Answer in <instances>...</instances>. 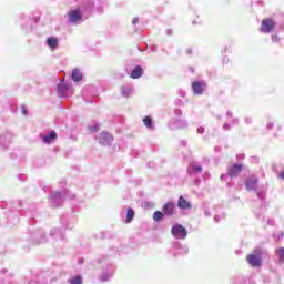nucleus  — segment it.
Here are the masks:
<instances>
[{
  "label": "nucleus",
  "instance_id": "1",
  "mask_svg": "<svg viewBox=\"0 0 284 284\" xmlns=\"http://www.w3.org/2000/svg\"><path fill=\"white\" fill-rule=\"evenodd\" d=\"M261 254H263L261 248H255L254 252L246 257L247 263L251 264L252 267H261Z\"/></svg>",
  "mask_w": 284,
  "mask_h": 284
},
{
  "label": "nucleus",
  "instance_id": "2",
  "mask_svg": "<svg viewBox=\"0 0 284 284\" xmlns=\"http://www.w3.org/2000/svg\"><path fill=\"white\" fill-rule=\"evenodd\" d=\"M171 234L174 236V239H187V230L181 224L173 225L171 229Z\"/></svg>",
  "mask_w": 284,
  "mask_h": 284
},
{
  "label": "nucleus",
  "instance_id": "3",
  "mask_svg": "<svg viewBox=\"0 0 284 284\" xmlns=\"http://www.w3.org/2000/svg\"><path fill=\"white\" fill-rule=\"evenodd\" d=\"M169 128L171 130H185L187 128V120L181 118L173 119L169 123Z\"/></svg>",
  "mask_w": 284,
  "mask_h": 284
},
{
  "label": "nucleus",
  "instance_id": "4",
  "mask_svg": "<svg viewBox=\"0 0 284 284\" xmlns=\"http://www.w3.org/2000/svg\"><path fill=\"white\" fill-rule=\"evenodd\" d=\"M243 172V164H232L227 168V174L231 179H236Z\"/></svg>",
  "mask_w": 284,
  "mask_h": 284
},
{
  "label": "nucleus",
  "instance_id": "5",
  "mask_svg": "<svg viewBox=\"0 0 284 284\" xmlns=\"http://www.w3.org/2000/svg\"><path fill=\"white\" fill-rule=\"evenodd\" d=\"M276 28V22L274 20H263L261 30L262 32H265L266 34H270Z\"/></svg>",
  "mask_w": 284,
  "mask_h": 284
},
{
  "label": "nucleus",
  "instance_id": "6",
  "mask_svg": "<svg viewBox=\"0 0 284 284\" xmlns=\"http://www.w3.org/2000/svg\"><path fill=\"white\" fill-rule=\"evenodd\" d=\"M206 87L207 85L205 84V82L195 81L192 83L193 93L196 95H201V94H203V92H205Z\"/></svg>",
  "mask_w": 284,
  "mask_h": 284
},
{
  "label": "nucleus",
  "instance_id": "7",
  "mask_svg": "<svg viewBox=\"0 0 284 284\" xmlns=\"http://www.w3.org/2000/svg\"><path fill=\"white\" fill-rule=\"evenodd\" d=\"M256 185H258V178H256V175H252L245 181V187L248 192L256 190Z\"/></svg>",
  "mask_w": 284,
  "mask_h": 284
},
{
  "label": "nucleus",
  "instance_id": "8",
  "mask_svg": "<svg viewBox=\"0 0 284 284\" xmlns=\"http://www.w3.org/2000/svg\"><path fill=\"white\" fill-rule=\"evenodd\" d=\"M176 210V203L174 202H166L164 205H163V214L165 216H172L174 215V212Z\"/></svg>",
  "mask_w": 284,
  "mask_h": 284
},
{
  "label": "nucleus",
  "instance_id": "9",
  "mask_svg": "<svg viewBox=\"0 0 284 284\" xmlns=\"http://www.w3.org/2000/svg\"><path fill=\"white\" fill-rule=\"evenodd\" d=\"M201 172H203V166L199 162H192L187 168V173L191 175L201 174Z\"/></svg>",
  "mask_w": 284,
  "mask_h": 284
},
{
  "label": "nucleus",
  "instance_id": "10",
  "mask_svg": "<svg viewBox=\"0 0 284 284\" xmlns=\"http://www.w3.org/2000/svg\"><path fill=\"white\" fill-rule=\"evenodd\" d=\"M70 23H79L81 21V11L79 9L69 12Z\"/></svg>",
  "mask_w": 284,
  "mask_h": 284
},
{
  "label": "nucleus",
  "instance_id": "11",
  "mask_svg": "<svg viewBox=\"0 0 284 284\" xmlns=\"http://www.w3.org/2000/svg\"><path fill=\"white\" fill-rule=\"evenodd\" d=\"M143 125L146 128V130H149V132H153V130H156V124L150 115L144 116Z\"/></svg>",
  "mask_w": 284,
  "mask_h": 284
},
{
  "label": "nucleus",
  "instance_id": "12",
  "mask_svg": "<svg viewBox=\"0 0 284 284\" xmlns=\"http://www.w3.org/2000/svg\"><path fill=\"white\" fill-rule=\"evenodd\" d=\"M178 207L180 210H192V203L185 200V197L180 196L178 200Z\"/></svg>",
  "mask_w": 284,
  "mask_h": 284
},
{
  "label": "nucleus",
  "instance_id": "13",
  "mask_svg": "<svg viewBox=\"0 0 284 284\" xmlns=\"http://www.w3.org/2000/svg\"><path fill=\"white\" fill-rule=\"evenodd\" d=\"M99 143H101V145H110V143H112V135L102 132L99 136Z\"/></svg>",
  "mask_w": 284,
  "mask_h": 284
},
{
  "label": "nucleus",
  "instance_id": "14",
  "mask_svg": "<svg viewBox=\"0 0 284 284\" xmlns=\"http://www.w3.org/2000/svg\"><path fill=\"white\" fill-rule=\"evenodd\" d=\"M51 202L53 207H58V205H61L63 203V197L61 196V193H55L51 196Z\"/></svg>",
  "mask_w": 284,
  "mask_h": 284
},
{
  "label": "nucleus",
  "instance_id": "15",
  "mask_svg": "<svg viewBox=\"0 0 284 284\" xmlns=\"http://www.w3.org/2000/svg\"><path fill=\"white\" fill-rule=\"evenodd\" d=\"M143 74V69L141 65H136L132 71H131V79H140V77Z\"/></svg>",
  "mask_w": 284,
  "mask_h": 284
},
{
  "label": "nucleus",
  "instance_id": "16",
  "mask_svg": "<svg viewBox=\"0 0 284 284\" xmlns=\"http://www.w3.org/2000/svg\"><path fill=\"white\" fill-rule=\"evenodd\" d=\"M67 90H70V85H68L65 83H60L58 85V94H59V97H65Z\"/></svg>",
  "mask_w": 284,
  "mask_h": 284
},
{
  "label": "nucleus",
  "instance_id": "17",
  "mask_svg": "<svg viewBox=\"0 0 284 284\" xmlns=\"http://www.w3.org/2000/svg\"><path fill=\"white\" fill-rule=\"evenodd\" d=\"M71 77L77 83H79V81H82L83 79V74L79 69H74L71 73Z\"/></svg>",
  "mask_w": 284,
  "mask_h": 284
},
{
  "label": "nucleus",
  "instance_id": "18",
  "mask_svg": "<svg viewBox=\"0 0 284 284\" xmlns=\"http://www.w3.org/2000/svg\"><path fill=\"white\" fill-rule=\"evenodd\" d=\"M174 250H176L179 254H187V252H190V248H187V246H183L180 243L174 244Z\"/></svg>",
  "mask_w": 284,
  "mask_h": 284
},
{
  "label": "nucleus",
  "instance_id": "19",
  "mask_svg": "<svg viewBox=\"0 0 284 284\" xmlns=\"http://www.w3.org/2000/svg\"><path fill=\"white\" fill-rule=\"evenodd\" d=\"M54 139H57V132L51 131L49 134H47L43 138L44 143H52V141H54Z\"/></svg>",
  "mask_w": 284,
  "mask_h": 284
},
{
  "label": "nucleus",
  "instance_id": "20",
  "mask_svg": "<svg viewBox=\"0 0 284 284\" xmlns=\"http://www.w3.org/2000/svg\"><path fill=\"white\" fill-rule=\"evenodd\" d=\"M47 43L52 50H54L59 45V41L57 40V38H49L47 40Z\"/></svg>",
  "mask_w": 284,
  "mask_h": 284
},
{
  "label": "nucleus",
  "instance_id": "21",
  "mask_svg": "<svg viewBox=\"0 0 284 284\" xmlns=\"http://www.w3.org/2000/svg\"><path fill=\"white\" fill-rule=\"evenodd\" d=\"M133 219H134V210L130 207L126 210L125 223H132Z\"/></svg>",
  "mask_w": 284,
  "mask_h": 284
},
{
  "label": "nucleus",
  "instance_id": "22",
  "mask_svg": "<svg viewBox=\"0 0 284 284\" xmlns=\"http://www.w3.org/2000/svg\"><path fill=\"white\" fill-rule=\"evenodd\" d=\"M121 92L123 97H130L133 92V89L132 87H122Z\"/></svg>",
  "mask_w": 284,
  "mask_h": 284
},
{
  "label": "nucleus",
  "instance_id": "23",
  "mask_svg": "<svg viewBox=\"0 0 284 284\" xmlns=\"http://www.w3.org/2000/svg\"><path fill=\"white\" fill-rule=\"evenodd\" d=\"M276 256H278V261L284 263V247H280L275 251Z\"/></svg>",
  "mask_w": 284,
  "mask_h": 284
},
{
  "label": "nucleus",
  "instance_id": "24",
  "mask_svg": "<svg viewBox=\"0 0 284 284\" xmlns=\"http://www.w3.org/2000/svg\"><path fill=\"white\" fill-rule=\"evenodd\" d=\"M163 212L161 211H155L153 213V221H155L156 223H159V221H161V219H163Z\"/></svg>",
  "mask_w": 284,
  "mask_h": 284
},
{
  "label": "nucleus",
  "instance_id": "25",
  "mask_svg": "<svg viewBox=\"0 0 284 284\" xmlns=\"http://www.w3.org/2000/svg\"><path fill=\"white\" fill-rule=\"evenodd\" d=\"M70 284H83V280L81 278V276H77L70 281Z\"/></svg>",
  "mask_w": 284,
  "mask_h": 284
},
{
  "label": "nucleus",
  "instance_id": "26",
  "mask_svg": "<svg viewBox=\"0 0 284 284\" xmlns=\"http://www.w3.org/2000/svg\"><path fill=\"white\" fill-rule=\"evenodd\" d=\"M174 114H175V116H178V119H180V116H183V111L180 110V109H176V110L174 111Z\"/></svg>",
  "mask_w": 284,
  "mask_h": 284
},
{
  "label": "nucleus",
  "instance_id": "27",
  "mask_svg": "<svg viewBox=\"0 0 284 284\" xmlns=\"http://www.w3.org/2000/svg\"><path fill=\"white\" fill-rule=\"evenodd\" d=\"M221 219H225V215H224V214L215 215V216H214L215 223H219V221H220Z\"/></svg>",
  "mask_w": 284,
  "mask_h": 284
},
{
  "label": "nucleus",
  "instance_id": "28",
  "mask_svg": "<svg viewBox=\"0 0 284 284\" xmlns=\"http://www.w3.org/2000/svg\"><path fill=\"white\" fill-rule=\"evenodd\" d=\"M272 41H273V43H278V41H281V39L278 38V36H272Z\"/></svg>",
  "mask_w": 284,
  "mask_h": 284
},
{
  "label": "nucleus",
  "instance_id": "29",
  "mask_svg": "<svg viewBox=\"0 0 284 284\" xmlns=\"http://www.w3.org/2000/svg\"><path fill=\"white\" fill-rule=\"evenodd\" d=\"M229 176H230L229 173L227 174H222L221 175V181H227Z\"/></svg>",
  "mask_w": 284,
  "mask_h": 284
},
{
  "label": "nucleus",
  "instance_id": "30",
  "mask_svg": "<svg viewBox=\"0 0 284 284\" xmlns=\"http://www.w3.org/2000/svg\"><path fill=\"white\" fill-rule=\"evenodd\" d=\"M205 129L203 126L197 128V134H203Z\"/></svg>",
  "mask_w": 284,
  "mask_h": 284
},
{
  "label": "nucleus",
  "instance_id": "31",
  "mask_svg": "<svg viewBox=\"0 0 284 284\" xmlns=\"http://www.w3.org/2000/svg\"><path fill=\"white\" fill-rule=\"evenodd\" d=\"M266 128L267 130H272V128H274V122H268Z\"/></svg>",
  "mask_w": 284,
  "mask_h": 284
},
{
  "label": "nucleus",
  "instance_id": "32",
  "mask_svg": "<svg viewBox=\"0 0 284 284\" xmlns=\"http://www.w3.org/2000/svg\"><path fill=\"white\" fill-rule=\"evenodd\" d=\"M145 207H154V203H152V202H146V203H145Z\"/></svg>",
  "mask_w": 284,
  "mask_h": 284
},
{
  "label": "nucleus",
  "instance_id": "33",
  "mask_svg": "<svg viewBox=\"0 0 284 284\" xmlns=\"http://www.w3.org/2000/svg\"><path fill=\"white\" fill-rule=\"evenodd\" d=\"M180 145H182L183 148H185V145H187V141H185V140L180 141Z\"/></svg>",
  "mask_w": 284,
  "mask_h": 284
},
{
  "label": "nucleus",
  "instance_id": "34",
  "mask_svg": "<svg viewBox=\"0 0 284 284\" xmlns=\"http://www.w3.org/2000/svg\"><path fill=\"white\" fill-rule=\"evenodd\" d=\"M136 23H139V18H134V19L132 20V24H133V26H136Z\"/></svg>",
  "mask_w": 284,
  "mask_h": 284
},
{
  "label": "nucleus",
  "instance_id": "35",
  "mask_svg": "<svg viewBox=\"0 0 284 284\" xmlns=\"http://www.w3.org/2000/svg\"><path fill=\"white\" fill-rule=\"evenodd\" d=\"M223 130H230V123H224Z\"/></svg>",
  "mask_w": 284,
  "mask_h": 284
},
{
  "label": "nucleus",
  "instance_id": "36",
  "mask_svg": "<svg viewBox=\"0 0 284 284\" xmlns=\"http://www.w3.org/2000/svg\"><path fill=\"white\" fill-rule=\"evenodd\" d=\"M245 123H252V118H245Z\"/></svg>",
  "mask_w": 284,
  "mask_h": 284
},
{
  "label": "nucleus",
  "instance_id": "37",
  "mask_svg": "<svg viewBox=\"0 0 284 284\" xmlns=\"http://www.w3.org/2000/svg\"><path fill=\"white\" fill-rule=\"evenodd\" d=\"M21 109H22L23 114H28V111L26 110V106H21Z\"/></svg>",
  "mask_w": 284,
  "mask_h": 284
},
{
  "label": "nucleus",
  "instance_id": "38",
  "mask_svg": "<svg viewBox=\"0 0 284 284\" xmlns=\"http://www.w3.org/2000/svg\"><path fill=\"white\" fill-rule=\"evenodd\" d=\"M239 123V119H233V125H236Z\"/></svg>",
  "mask_w": 284,
  "mask_h": 284
},
{
  "label": "nucleus",
  "instance_id": "39",
  "mask_svg": "<svg viewBox=\"0 0 284 284\" xmlns=\"http://www.w3.org/2000/svg\"><path fill=\"white\" fill-rule=\"evenodd\" d=\"M280 179L284 180V170L280 173Z\"/></svg>",
  "mask_w": 284,
  "mask_h": 284
},
{
  "label": "nucleus",
  "instance_id": "40",
  "mask_svg": "<svg viewBox=\"0 0 284 284\" xmlns=\"http://www.w3.org/2000/svg\"><path fill=\"white\" fill-rule=\"evenodd\" d=\"M205 216H212V213H210V211H205Z\"/></svg>",
  "mask_w": 284,
  "mask_h": 284
},
{
  "label": "nucleus",
  "instance_id": "41",
  "mask_svg": "<svg viewBox=\"0 0 284 284\" xmlns=\"http://www.w3.org/2000/svg\"><path fill=\"white\" fill-rule=\"evenodd\" d=\"M267 224H268V225H274V221L268 220V221H267Z\"/></svg>",
  "mask_w": 284,
  "mask_h": 284
},
{
  "label": "nucleus",
  "instance_id": "42",
  "mask_svg": "<svg viewBox=\"0 0 284 284\" xmlns=\"http://www.w3.org/2000/svg\"><path fill=\"white\" fill-rule=\"evenodd\" d=\"M186 54H192V49H187Z\"/></svg>",
  "mask_w": 284,
  "mask_h": 284
},
{
  "label": "nucleus",
  "instance_id": "43",
  "mask_svg": "<svg viewBox=\"0 0 284 284\" xmlns=\"http://www.w3.org/2000/svg\"><path fill=\"white\" fill-rule=\"evenodd\" d=\"M166 34H169V36L172 34L171 29H168V30H166Z\"/></svg>",
  "mask_w": 284,
  "mask_h": 284
},
{
  "label": "nucleus",
  "instance_id": "44",
  "mask_svg": "<svg viewBox=\"0 0 284 284\" xmlns=\"http://www.w3.org/2000/svg\"><path fill=\"white\" fill-rule=\"evenodd\" d=\"M257 196H258L260 199H263V195L261 194V192H257Z\"/></svg>",
  "mask_w": 284,
  "mask_h": 284
},
{
  "label": "nucleus",
  "instance_id": "45",
  "mask_svg": "<svg viewBox=\"0 0 284 284\" xmlns=\"http://www.w3.org/2000/svg\"><path fill=\"white\" fill-rule=\"evenodd\" d=\"M226 115L232 116V112L227 111Z\"/></svg>",
  "mask_w": 284,
  "mask_h": 284
},
{
  "label": "nucleus",
  "instance_id": "46",
  "mask_svg": "<svg viewBox=\"0 0 284 284\" xmlns=\"http://www.w3.org/2000/svg\"><path fill=\"white\" fill-rule=\"evenodd\" d=\"M97 130H99V125L95 126V129L93 130V132H97Z\"/></svg>",
  "mask_w": 284,
  "mask_h": 284
},
{
  "label": "nucleus",
  "instance_id": "47",
  "mask_svg": "<svg viewBox=\"0 0 284 284\" xmlns=\"http://www.w3.org/2000/svg\"><path fill=\"white\" fill-rule=\"evenodd\" d=\"M102 281H108V277H102Z\"/></svg>",
  "mask_w": 284,
  "mask_h": 284
},
{
  "label": "nucleus",
  "instance_id": "48",
  "mask_svg": "<svg viewBox=\"0 0 284 284\" xmlns=\"http://www.w3.org/2000/svg\"><path fill=\"white\" fill-rule=\"evenodd\" d=\"M233 284H236V282H233Z\"/></svg>",
  "mask_w": 284,
  "mask_h": 284
}]
</instances>
